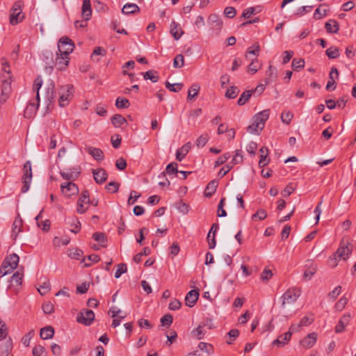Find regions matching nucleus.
<instances>
[{
    "label": "nucleus",
    "instance_id": "34",
    "mask_svg": "<svg viewBox=\"0 0 356 356\" xmlns=\"http://www.w3.org/2000/svg\"><path fill=\"white\" fill-rule=\"evenodd\" d=\"M165 172H161L159 177V178H165V174H168V175H172L173 173H177L179 172V170H177V163H171L170 164H168L165 168Z\"/></svg>",
    "mask_w": 356,
    "mask_h": 356
},
{
    "label": "nucleus",
    "instance_id": "46",
    "mask_svg": "<svg viewBox=\"0 0 356 356\" xmlns=\"http://www.w3.org/2000/svg\"><path fill=\"white\" fill-rule=\"evenodd\" d=\"M325 54L329 58L334 59L339 56V49L331 47L325 51Z\"/></svg>",
    "mask_w": 356,
    "mask_h": 356
},
{
    "label": "nucleus",
    "instance_id": "21",
    "mask_svg": "<svg viewBox=\"0 0 356 356\" xmlns=\"http://www.w3.org/2000/svg\"><path fill=\"white\" fill-rule=\"evenodd\" d=\"M351 318V315L350 314H344L339 320V323L335 327V332L337 333L342 332L346 326L349 323L350 320Z\"/></svg>",
    "mask_w": 356,
    "mask_h": 356
},
{
    "label": "nucleus",
    "instance_id": "22",
    "mask_svg": "<svg viewBox=\"0 0 356 356\" xmlns=\"http://www.w3.org/2000/svg\"><path fill=\"white\" fill-rule=\"evenodd\" d=\"M85 149L95 160L102 161L104 159V153L101 149L89 146L86 147Z\"/></svg>",
    "mask_w": 356,
    "mask_h": 356
},
{
    "label": "nucleus",
    "instance_id": "18",
    "mask_svg": "<svg viewBox=\"0 0 356 356\" xmlns=\"http://www.w3.org/2000/svg\"><path fill=\"white\" fill-rule=\"evenodd\" d=\"M92 174L95 181L99 184L104 183L108 176L106 171L101 168L93 170Z\"/></svg>",
    "mask_w": 356,
    "mask_h": 356
},
{
    "label": "nucleus",
    "instance_id": "60",
    "mask_svg": "<svg viewBox=\"0 0 356 356\" xmlns=\"http://www.w3.org/2000/svg\"><path fill=\"white\" fill-rule=\"evenodd\" d=\"M173 321L172 316L170 314L164 315L161 319V323L163 326H170Z\"/></svg>",
    "mask_w": 356,
    "mask_h": 356
},
{
    "label": "nucleus",
    "instance_id": "9",
    "mask_svg": "<svg viewBox=\"0 0 356 356\" xmlns=\"http://www.w3.org/2000/svg\"><path fill=\"white\" fill-rule=\"evenodd\" d=\"M74 48V44L68 37L64 36L59 39L58 42V52L65 55H70Z\"/></svg>",
    "mask_w": 356,
    "mask_h": 356
},
{
    "label": "nucleus",
    "instance_id": "58",
    "mask_svg": "<svg viewBox=\"0 0 356 356\" xmlns=\"http://www.w3.org/2000/svg\"><path fill=\"white\" fill-rule=\"evenodd\" d=\"M127 270V265L125 264H120L118 265V268L115 273V277L119 278L122 274L126 273Z\"/></svg>",
    "mask_w": 356,
    "mask_h": 356
},
{
    "label": "nucleus",
    "instance_id": "48",
    "mask_svg": "<svg viewBox=\"0 0 356 356\" xmlns=\"http://www.w3.org/2000/svg\"><path fill=\"white\" fill-rule=\"evenodd\" d=\"M225 201V197H222L218 204V211H217V216L218 217H225L227 216V212L224 209Z\"/></svg>",
    "mask_w": 356,
    "mask_h": 356
},
{
    "label": "nucleus",
    "instance_id": "35",
    "mask_svg": "<svg viewBox=\"0 0 356 356\" xmlns=\"http://www.w3.org/2000/svg\"><path fill=\"white\" fill-rule=\"evenodd\" d=\"M260 51V46L258 42H255L252 47H249L245 53V58L248 60H251L249 57L250 54H252L257 57Z\"/></svg>",
    "mask_w": 356,
    "mask_h": 356
},
{
    "label": "nucleus",
    "instance_id": "56",
    "mask_svg": "<svg viewBox=\"0 0 356 356\" xmlns=\"http://www.w3.org/2000/svg\"><path fill=\"white\" fill-rule=\"evenodd\" d=\"M305 66V60L303 59L294 58L292 60V67L294 70H299Z\"/></svg>",
    "mask_w": 356,
    "mask_h": 356
},
{
    "label": "nucleus",
    "instance_id": "19",
    "mask_svg": "<svg viewBox=\"0 0 356 356\" xmlns=\"http://www.w3.org/2000/svg\"><path fill=\"white\" fill-rule=\"evenodd\" d=\"M198 290H191L186 296L185 304L189 307H192L195 305L199 298Z\"/></svg>",
    "mask_w": 356,
    "mask_h": 356
},
{
    "label": "nucleus",
    "instance_id": "10",
    "mask_svg": "<svg viewBox=\"0 0 356 356\" xmlns=\"http://www.w3.org/2000/svg\"><path fill=\"white\" fill-rule=\"evenodd\" d=\"M95 320V313L90 309H83L80 311L76 316L78 323L85 325H90Z\"/></svg>",
    "mask_w": 356,
    "mask_h": 356
},
{
    "label": "nucleus",
    "instance_id": "36",
    "mask_svg": "<svg viewBox=\"0 0 356 356\" xmlns=\"http://www.w3.org/2000/svg\"><path fill=\"white\" fill-rule=\"evenodd\" d=\"M113 125L115 127H120L127 122L126 119L120 114H115L111 119Z\"/></svg>",
    "mask_w": 356,
    "mask_h": 356
},
{
    "label": "nucleus",
    "instance_id": "30",
    "mask_svg": "<svg viewBox=\"0 0 356 356\" xmlns=\"http://www.w3.org/2000/svg\"><path fill=\"white\" fill-rule=\"evenodd\" d=\"M325 28L330 33H337L339 31V24L336 20L330 19L325 23Z\"/></svg>",
    "mask_w": 356,
    "mask_h": 356
},
{
    "label": "nucleus",
    "instance_id": "2",
    "mask_svg": "<svg viewBox=\"0 0 356 356\" xmlns=\"http://www.w3.org/2000/svg\"><path fill=\"white\" fill-rule=\"evenodd\" d=\"M270 110H264L252 118V122L247 128V131L250 134H258L265 126V123L269 118Z\"/></svg>",
    "mask_w": 356,
    "mask_h": 356
},
{
    "label": "nucleus",
    "instance_id": "28",
    "mask_svg": "<svg viewBox=\"0 0 356 356\" xmlns=\"http://www.w3.org/2000/svg\"><path fill=\"white\" fill-rule=\"evenodd\" d=\"M139 11L140 8L135 3H126L122 9V12L124 15L134 14Z\"/></svg>",
    "mask_w": 356,
    "mask_h": 356
},
{
    "label": "nucleus",
    "instance_id": "61",
    "mask_svg": "<svg viewBox=\"0 0 356 356\" xmlns=\"http://www.w3.org/2000/svg\"><path fill=\"white\" fill-rule=\"evenodd\" d=\"M34 335V330H31L29 331L25 336H24L22 339V342L25 346H29L30 344V341L31 338Z\"/></svg>",
    "mask_w": 356,
    "mask_h": 356
},
{
    "label": "nucleus",
    "instance_id": "3",
    "mask_svg": "<svg viewBox=\"0 0 356 356\" xmlns=\"http://www.w3.org/2000/svg\"><path fill=\"white\" fill-rule=\"evenodd\" d=\"M42 85V79L41 76H38L35 80L33 86V90L36 92L35 97V102H30L25 109V115H27L29 113L30 114L35 113L37 110L39 108V102H40V95L39 90Z\"/></svg>",
    "mask_w": 356,
    "mask_h": 356
},
{
    "label": "nucleus",
    "instance_id": "29",
    "mask_svg": "<svg viewBox=\"0 0 356 356\" xmlns=\"http://www.w3.org/2000/svg\"><path fill=\"white\" fill-rule=\"evenodd\" d=\"M42 210L40 212V213L35 218L37 225L40 227L43 231H49L50 229L51 222L49 220H45L44 221H40V219L42 218Z\"/></svg>",
    "mask_w": 356,
    "mask_h": 356
},
{
    "label": "nucleus",
    "instance_id": "51",
    "mask_svg": "<svg viewBox=\"0 0 356 356\" xmlns=\"http://www.w3.org/2000/svg\"><path fill=\"white\" fill-rule=\"evenodd\" d=\"M267 217V213L266 210L259 209L252 216V220H255L259 219V220H264Z\"/></svg>",
    "mask_w": 356,
    "mask_h": 356
},
{
    "label": "nucleus",
    "instance_id": "8",
    "mask_svg": "<svg viewBox=\"0 0 356 356\" xmlns=\"http://www.w3.org/2000/svg\"><path fill=\"white\" fill-rule=\"evenodd\" d=\"M24 17L22 13V3L20 1L15 2L10 10V23L12 25H16L21 22Z\"/></svg>",
    "mask_w": 356,
    "mask_h": 356
},
{
    "label": "nucleus",
    "instance_id": "43",
    "mask_svg": "<svg viewBox=\"0 0 356 356\" xmlns=\"http://www.w3.org/2000/svg\"><path fill=\"white\" fill-rule=\"evenodd\" d=\"M14 269H15V268L9 266L7 261H3L1 267L0 268L1 277L11 273Z\"/></svg>",
    "mask_w": 356,
    "mask_h": 356
},
{
    "label": "nucleus",
    "instance_id": "53",
    "mask_svg": "<svg viewBox=\"0 0 356 356\" xmlns=\"http://www.w3.org/2000/svg\"><path fill=\"white\" fill-rule=\"evenodd\" d=\"M83 254V252L80 249H71L69 250L68 256L72 259H80Z\"/></svg>",
    "mask_w": 356,
    "mask_h": 356
},
{
    "label": "nucleus",
    "instance_id": "37",
    "mask_svg": "<svg viewBox=\"0 0 356 356\" xmlns=\"http://www.w3.org/2000/svg\"><path fill=\"white\" fill-rule=\"evenodd\" d=\"M200 86L197 83H194L191 86L188 91V99L193 100L195 97L197 96Z\"/></svg>",
    "mask_w": 356,
    "mask_h": 356
},
{
    "label": "nucleus",
    "instance_id": "12",
    "mask_svg": "<svg viewBox=\"0 0 356 356\" xmlns=\"http://www.w3.org/2000/svg\"><path fill=\"white\" fill-rule=\"evenodd\" d=\"M90 204L89 193L84 191L81 193L80 197L77 201L76 211L79 213H83L86 211Z\"/></svg>",
    "mask_w": 356,
    "mask_h": 356
},
{
    "label": "nucleus",
    "instance_id": "40",
    "mask_svg": "<svg viewBox=\"0 0 356 356\" xmlns=\"http://www.w3.org/2000/svg\"><path fill=\"white\" fill-rule=\"evenodd\" d=\"M19 257L16 254H12L7 257L4 261H7L8 264L10 266H13L14 268H17L18 263H19Z\"/></svg>",
    "mask_w": 356,
    "mask_h": 356
},
{
    "label": "nucleus",
    "instance_id": "11",
    "mask_svg": "<svg viewBox=\"0 0 356 356\" xmlns=\"http://www.w3.org/2000/svg\"><path fill=\"white\" fill-rule=\"evenodd\" d=\"M208 24L210 26V29L216 34H218L222 26V21L219 15L217 14H211L208 17Z\"/></svg>",
    "mask_w": 356,
    "mask_h": 356
},
{
    "label": "nucleus",
    "instance_id": "41",
    "mask_svg": "<svg viewBox=\"0 0 356 356\" xmlns=\"http://www.w3.org/2000/svg\"><path fill=\"white\" fill-rule=\"evenodd\" d=\"M261 67V64L259 63L257 59H251V63L248 67V72L255 74Z\"/></svg>",
    "mask_w": 356,
    "mask_h": 356
},
{
    "label": "nucleus",
    "instance_id": "23",
    "mask_svg": "<svg viewBox=\"0 0 356 356\" xmlns=\"http://www.w3.org/2000/svg\"><path fill=\"white\" fill-rule=\"evenodd\" d=\"M191 148V143H187L184 144L177 151L176 159L179 161H181L188 153Z\"/></svg>",
    "mask_w": 356,
    "mask_h": 356
},
{
    "label": "nucleus",
    "instance_id": "25",
    "mask_svg": "<svg viewBox=\"0 0 356 356\" xmlns=\"http://www.w3.org/2000/svg\"><path fill=\"white\" fill-rule=\"evenodd\" d=\"M291 337V332L289 331L285 332L284 334L280 335L278 338L273 341V344L277 346H282L288 343Z\"/></svg>",
    "mask_w": 356,
    "mask_h": 356
},
{
    "label": "nucleus",
    "instance_id": "64",
    "mask_svg": "<svg viewBox=\"0 0 356 356\" xmlns=\"http://www.w3.org/2000/svg\"><path fill=\"white\" fill-rule=\"evenodd\" d=\"M92 238L95 241L99 243H105L106 241V236L104 233L95 232L92 234Z\"/></svg>",
    "mask_w": 356,
    "mask_h": 356
},
{
    "label": "nucleus",
    "instance_id": "42",
    "mask_svg": "<svg viewBox=\"0 0 356 356\" xmlns=\"http://www.w3.org/2000/svg\"><path fill=\"white\" fill-rule=\"evenodd\" d=\"M143 77L145 80H151L153 83H156L159 81V76L157 72L152 70H149L145 73H143Z\"/></svg>",
    "mask_w": 356,
    "mask_h": 356
},
{
    "label": "nucleus",
    "instance_id": "38",
    "mask_svg": "<svg viewBox=\"0 0 356 356\" xmlns=\"http://www.w3.org/2000/svg\"><path fill=\"white\" fill-rule=\"evenodd\" d=\"M23 274L17 271L11 277L10 284L18 286L21 285L22 282Z\"/></svg>",
    "mask_w": 356,
    "mask_h": 356
},
{
    "label": "nucleus",
    "instance_id": "63",
    "mask_svg": "<svg viewBox=\"0 0 356 356\" xmlns=\"http://www.w3.org/2000/svg\"><path fill=\"white\" fill-rule=\"evenodd\" d=\"M140 196V194L135 191H132L130 193L129 197L128 199L127 203L129 205L134 204L138 197Z\"/></svg>",
    "mask_w": 356,
    "mask_h": 356
},
{
    "label": "nucleus",
    "instance_id": "14",
    "mask_svg": "<svg viewBox=\"0 0 356 356\" xmlns=\"http://www.w3.org/2000/svg\"><path fill=\"white\" fill-rule=\"evenodd\" d=\"M350 243H341L337 252L334 253V257L342 258L344 260L347 259L351 254L352 249L349 248Z\"/></svg>",
    "mask_w": 356,
    "mask_h": 356
},
{
    "label": "nucleus",
    "instance_id": "39",
    "mask_svg": "<svg viewBox=\"0 0 356 356\" xmlns=\"http://www.w3.org/2000/svg\"><path fill=\"white\" fill-rule=\"evenodd\" d=\"M253 90H246L242 93L239 99H238L237 104L239 106L244 105L252 96Z\"/></svg>",
    "mask_w": 356,
    "mask_h": 356
},
{
    "label": "nucleus",
    "instance_id": "54",
    "mask_svg": "<svg viewBox=\"0 0 356 356\" xmlns=\"http://www.w3.org/2000/svg\"><path fill=\"white\" fill-rule=\"evenodd\" d=\"M165 87L170 91L177 92L181 90L183 84L180 83L171 84L169 82H166Z\"/></svg>",
    "mask_w": 356,
    "mask_h": 356
},
{
    "label": "nucleus",
    "instance_id": "57",
    "mask_svg": "<svg viewBox=\"0 0 356 356\" xmlns=\"http://www.w3.org/2000/svg\"><path fill=\"white\" fill-rule=\"evenodd\" d=\"M293 117V115L291 112H283L281 115L282 122L284 124H289Z\"/></svg>",
    "mask_w": 356,
    "mask_h": 356
},
{
    "label": "nucleus",
    "instance_id": "13",
    "mask_svg": "<svg viewBox=\"0 0 356 356\" xmlns=\"http://www.w3.org/2000/svg\"><path fill=\"white\" fill-rule=\"evenodd\" d=\"M62 193L66 197H71L79 193L77 186L72 181H67L60 185Z\"/></svg>",
    "mask_w": 356,
    "mask_h": 356
},
{
    "label": "nucleus",
    "instance_id": "49",
    "mask_svg": "<svg viewBox=\"0 0 356 356\" xmlns=\"http://www.w3.org/2000/svg\"><path fill=\"white\" fill-rule=\"evenodd\" d=\"M209 138V137L208 134H202L197 138V139L195 141V145L198 147H203L208 142Z\"/></svg>",
    "mask_w": 356,
    "mask_h": 356
},
{
    "label": "nucleus",
    "instance_id": "45",
    "mask_svg": "<svg viewBox=\"0 0 356 356\" xmlns=\"http://www.w3.org/2000/svg\"><path fill=\"white\" fill-rule=\"evenodd\" d=\"M238 93L239 89L238 87L233 86L227 90L225 97L228 99H234Z\"/></svg>",
    "mask_w": 356,
    "mask_h": 356
},
{
    "label": "nucleus",
    "instance_id": "31",
    "mask_svg": "<svg viewBox=\"0 0 356 356\" xmlns=\"http://www.w3.org/2000/svg\"><path fill=\"white\" fill-rule=\"evenodd\" d=\"M54 330L51 326H46L40 330V337L42 339H49L54 337Z\"/></svg>",
    "mask_w": 356,
    "mask_h": 356
},
{
    "label": "nucleus",
    "instance_id": "5",
    "mask_svg": "<svg viewBox=\"0 0 356 356\" xmlns=\"http://www.w3.org/2000/svg\"><path fill=\"white\" fill-rule=\"evenodd\" d=\"M300 295L298 289H289L281 297L282 307L285 308L286 306L293 304Z\"/></svg>",
    "mask_w": 356,
    "mask_h": 356
},
{
    "label": "nucleus",
    "instance_id": "32",
    "mask_svg": "<svg viewBox=\"0 0 356 356\" xmlns=\"http://www.w3.org/2000/svg\"><path fill=\"white\" fill-rule=\"evenodd\" d=\"M218 182L216 180L211 181L207 186L204 191V195L206 197H211L215 193Z\"/></svg>",
    "mask_w": 356,
    "mask_h": 356
},
{
    "label": "nucleus",
    "instance_id": "7",
    "mask_svg": "<svg viewBox=\"0 0 356 356\" xmlns=\"http://www.w3.org/2000/svg\"><path fill=\"white\" fill-rule=\"evenodd\" d=\"M81 15L84 21H76L74 25L76 28L85 27L87 25L86 22L90 19L92 15L90 0H83Z\"/></svg>",
    "mask_w": 356,
    "mask_h": 356
},
{
    "label": "nucleus",
    "instance_id": "4",
    "mask_svg": "<svg viewBox=\"0 0 356 356\" xmlns=\"http://www.w3.org/2000/svg\"><path fill=\"white\" fill-rule=\"evenodd\" d=\"M74 95V87L72 85H65L59 89L58 104L60 107H64L70 103Z\"/></svg>",
    "mask_w": 356,
    "mask_h": 356
},
{
    "label": "nucleus",
    "instance_id": "27",
    "mask_svg": "<svg viewBox=\"0 0 356 356\" xmlns=\"http://www.w3.org/2000/svg\"><path fill=\"white\" fill-rule=\"evenodd\" d=\"M179 24L174 21L170 24V33L176 40L184 34V31L179 28Z\"/></svg>",
    "mask_w": 356,
    "mask_h": 356
},
{
    "label": "nucleus",
    "instance_id": "33",
    "mask_svg": "<svg viewBox=\"0 0 356 356\" xmlns=\"http://www.w3.org/2000/svg\"><path fill=\"white\" fill-rule=\"evenodd\" d=\"M276 71V68L273 67L272 65H270L268 67V69L266 71V77L264 80L266 84H268L275 80L277 77Z\"/></svg>",
    "mask_w": 356,
    "mask_h": 356
},
{
    "label": "nucleus",
    "instance_id": "26",
    "mask_svg": "<svg viewBox=\"0 0 356 356\" xmlns=\"http://www.w3.org/2000/svg\"><path fill=\"white\" fill-rule=\"evenodd\" d=\"M22 227V220L18 216L14 220L12 227V236L15 239L18 234L21 232Z\"/></svg>",
    "mask_w": 356,
    "mask_h": 356
},
{
    "label": "nucleus",
    "instance_id": "15",
    "mask_svg": "<svg viewBox=\"0 0 356 356\" xmlns=\"http://www.w3.org/2000/svg\"><path fill=\"white\" fill-rule=\"evenodd\" d=\"M56 98L55 86L52 81L49 83L46 86V95L45 100L47 102V106L49 108Z\"/></svg>",
    "mask_w": 356,
    "mask_h": 356
},
{
    "label": "nucleus",
    "instance_id": "62",
    "mask_svg": "<svg viewBox=\"0 0 356 356\" xmlns=\"http://www.w3.org/2000/svg\"><path fill=\"white\" fill-rule=\"evenodd\" d=\"M229 157H230L229 153H225L223 155H221L220 156H219L218 158V159L215 162L214 166L216 168L218 166L222 165L224 163H225L228 160V159Z\"/></svg>",
    "mask_w": 356,
    "mask_h": 356
},
{
    "label": "nucleus",
    "instance_id": "47",
    "mask_svg": "<svg viewBox=\"0 0 356 356\" xmlns=\"http://www.w3.org/2000/svg\"><path fill=\"white\" fill-rule=\"evenodd\" d=\"M243 161V156L241 150H236L235 154L230 162L231 165H235L236 164L242 163Z\"/></svg>",
    "mask_w": 356,
    "mask_h": 356
},
{
    "label": "nucleus",
    "instance_id": "55",
    "mask_svg": "<svg viewBox=\"0 0 356 356\" xmlns=\"http://www.w3.org/2000/svg\"><path fill=\"white\" fill-rule=\"evenodd\" d=\"M42 308L44 313L46 314H51L54 312V306L49 301L44 302L42 305Z\"/></svg>",
    "mask_w": 356,
    "mask_h": 356
},
{
    "label": "nucleus",
    "instance_id": "59",
    "mask_svg": "<svg viewBox=\"0 0 356 356\" xmlns=\"http://www.w3.org/2000/svg\"><path fill=\"white\" fill-rule=\"evenodd\" d=\"M45 353V348L44 346L41 345L35 346L33 348V355L34 356H44Z\"/></svg>",
    "mask_w": 356,
    "mask_h": 356
},
{
    "label": "nucleus",
    "instance_id": "1",
    "mask_svg": "<svg viewBox=\"0 0 356 356\" xmlns=\"http://www.w3.org/2000/svg\"><path fill=\"white\" fill-rule=\"evenodd\" d=\"M3 72L1 76V96L0 97V104L4 103L8 94L11 91L12 79L10 76V67L7 63L3 64L2 68Z\"/></svg>",
    "mask_w": 356,
    "mask_h": 356
},
{
    "label": "nucleus",
    "instance_id": "24",
    "mask_svg": "<svg viewBox=\"0 0 356 356\" xmlns=\"http://www.w3.org/2000/svg\"><path fill=\"white\" fill-rule=\"evenodd\" d=\"M259 152L260 159L259 161V165L262 168L268 165L269 163V159H268V149L266 147H262L260 148Z\"/></svg>",
    "mask_w": 356,
    "mask_h": 356
},
{
    "label": "nucleus",
    "instance_id": "16",
    "mask_svg": "<svg viewBox=\"0 0 356 356\" xmlns=\"http://www.w3.org/2000/svg\"><path fill=\"white\" fill-rule=\"evenodd\" d=\"M339 79V72L336 67H332L329 74V81L326 85V90L332 91L336 88L335 79Z\"/></svg>",
    "mask_w": 356,
    "mask_h": 356
},
{
    "label": "nucleus",
    "instance_id": "20",
    "mask_svg": "<svg viewBox=\"0 0 356 356\" xmlns=\"http://www.w3.org/2000/svg\"><path fill=\"white\" fill-rule=\"evenodd\" d=\"M317 339V334L316 332H312L305 337L300 342L301 345L305 348H312Z\"/></svg>",
    "mask_w": 356,
    "mask_h": 356
},
{
    "label": "nucleus",
    "instance_id": "52",
    "mask_svg": "<svg viewBox=\"0 0 356 356\" xmlns=\"http://www.w3.org/2000/svg\"><path fill=\"white\" fill-rule=\"evenodd\" d=\"M70 240L69 238H60L57 236H55L53 240L54 245L56 247H60V245H67L69 244Z\"/></svg>",
    "mask_w": 356,
    "mask_h": 356
},
{
    "label": "nucleus",
    "instance_id": "44",
    "mask_svg": "<svg viewBox=\"0 0 356 356\" xmlns=\"http://www.w3.org/2000/svg\"><path fill=\"white\" fill-rule=\"evenodd\" d=\"M130 106L129 101L124 97H118L115 101V106L118 108H127Z\"/></svg>",
    "mask_w": 356,
    "mask_h": 356
},
{
    "label": "nucleus",
    "instance_id": "6",
    "mask_svg": "<svg viewBox=\"0 0 356 356\" xmlns=\"http://www.w3.org/2000/svg\"><path fill=\"white\" fill-rule=\"evenodd\" d=\"M24 174L22 176L23 186L22 188V193H26L29 188L32 180V168L30 161H27L23 166Z\"/></svg>",
    "mask_w": 356,
    "mask_h": 356
},
{
    "label": "nucleus",
    "instance_id": "17",
    "mask_svg": "<svg viewBox=\"0 0 356 356\" xmlns=\"http://www.w3.org/2000/svg\"><path fill=\"white\" fill-rule=\"evenodd\" d=\"M70 62L69 55H65L63 54L57 53L56 58L55 59L56 65L58 66L59 70H64L68 65Z\"/></svg>",
    "mask_w": 356,
    "mask_h": 356
},
{
    "label": "nucleus",
    "instance_id": "50",
    "mask_svg": "<svg viewBox=\"0 0 356 356\" xmlns=\"http://www.w3.org/2000/svg\"><path fill=\"white\" fill-rule=\"evenodd\" d=\"M184 65V58L181 54L177 55L173 60V67L175 68H181Z\"/></svg>",
    "mask_w": 356,
    "mask_h": 356
}]
</instances>
